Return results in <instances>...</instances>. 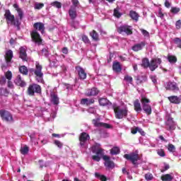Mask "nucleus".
Listing matches in <instances>:
<instances>
[{
  "instance_id": "1",
  "label": "nucleus",
  "mask_w": 181,
  "mask_h": 181,
  "mask_svg": "<svg viewBox=\"0 0 181 181\" xmlns=\"http://www.w3.org/2000/svg\"><path fill=\"white\" fill-rule=\"evenodd\" d=\"M34 28L35 30L30 33L31 37L35 43H37V45H42L43 43L42 40V37H40L39 33H37V30L41 32V33H43L45 32V24H43V23H35L34 24Z\"/></svg>"
},
{
  "instance_id": "2",
  "label": "nucleus",
  "mask_w": 181,
  "mask_h": 181,
  "mask_svg": "<svg viewBox=\"0 0 181 181\" xmlns=\"http://www.w3.org/2000/svg\"><path fill=\"white\" fill-rule=\"evenodd\" d=\"M115 115L117 119H122L128 117V107L127 106H117L114 108Z\"/></svg>"
},
{
  "instance_id": "3",
  "label": "nucleus",
  "mask_w": 181,
  "mask_h": 181,
  "mask_svg": "<svg viewBox=\"0 0 181 181\" xmlns=\"http://www.w3.org/2000/svg\"><path fill=\"white\" fill-rule=\"evenodd\" d=\"M35 70L33 69H30V73H34L36 76V80L38 83H43V73H42V65L39 62L35 64Z\"/></svg>"
},
{
  "instance_id": "4",
  "label": "nucleus",
  "mask_w": 181,
  "mask_h": 181,
  "mask_svg": "<svg viewBox=\"0 0 181 181\" xmlns=\"http://www.w3.org/2000/svg\"><path fill=\"white\" fill-rule=\"evenodd\" d=\"M4 17L8 25H14V26H19V22L15 21V16L11 13V11L6 10Z\"/></svg>"
},
{
  "instance_id": "5",
  "label": "nucleus",
  "mask_w": 181,
  "mask_h": 181,
  "mask_svg": "<svg viewBox=\"0 0 181 181\" xmlns=\"http://www.w3.org/2000/svg\"><path fill=\"white\" fill-rule=\"evenodd\" d=\"M35 93H37V94H40V93H42V88L36 83L30 85L28 88V95H35Z\"/></svg>"
},
{
  "instance_id": "6",
  "label": "nucleus",
  "mask_w": 181,
  "mask_h": 181,
  "mask_svg": "<svg viewBox=\"0 0 181 181\" xmlns=\"http://www.w3.org/2000/svg\"><path fill=\"white\" fill-rule=\"evenodd\" d=\"M124 158L127 160H130L133 165H136V162L139 160V155L138 153H131L130 154H125Z\"/></svg>"
},
{
  "instance_id": "7",
  "label": "nucleus",
  "mask_w": 181,
  "mask_h": 181,
  "mask_svg": "<svg viewBox=\"0 0 181 181\" xmlns=\"http://www.w3.org/2000/svg\"><path fill=\"white\" fill-rule=\"evenodd\" d=\"M88 139H90V135H88V134L86 132L81 134L79 137L81 148H83L84 149L87 148L86 142Z\"/></svg>"
},
{
  "instance_id": "8",
  "label": "nucleus",
  "mask_w": 181,
  "mask_h": 181,
  "mask_svg": "<svg viewBox=\"0 0 181 181\" xmlns=\"http://www.w3.org/2000/svg\"><path fill=\"white\" fill-rule=\"evenodd\" d=\"M0 115L2 119L4 121H6V122H12L13 121V117H12V115L6 110H0Z\"/></svg>"
},
{
  "instance_id": "9",
  "label": "nucleus",
  "mask_w": 181,
  "mask_h": 181,
  "mask_svg": "<svg viewBox=\"0 0 181 181\" xmlns=\"http://www.w3.org/2000/svg\"><path fill=\"white\" fill-rule=\"evenodd\" d=\"M160 63H162V59H160V58L158 59H153L151 62H150V66H149V69L151 70V71H155V70H156V69H158L159 64H160Z\"/></svg>"
},
{
  "instance_id": "10",
  "label": "nucleus",
  "mask_w": 181,
  "mask_h": 181,
  "mask_svg": "<svg viewBox=\"0 0 181 181\" xmlns=\"http://www.w3.org/2000/svg\"><path fill=\"white\" fill-rule=\"evenodd\" d=\"M166 129L168 131H175L176 129V124L173 121V118L169 117L165 122Z\"/></svg>"
},
{
  "instance_id": "11",
  "label": "nucleus",
  "mask_w": 181,
  "mask_h": 181,
  "mask_svg": "<svg viewBox=\"0 0 181 181\" xmlns=\"http://www.w3.org/2000/svg\"><path fill=\"white\" fill-rule=\"evenodd\" d=\"M93 124L94 127H96L97 128H111V126L109 124L100 122L99 118L94 119L93 120Z\"/></svg>"
},
{
  "instance_id": "12",
  "label": "nucleus",
  "mask_w": 181,
  "mask_h": 181,
  "mask_svg": "<svg viewBox=\"0 0 181 181\" xmlns=\"http://www.w3.org/2000/svg\"><path fill=\"white\" fill-rule=\"evenodd\" d=\"M166 90H170V91H179V86L176 82H168L165 84Z\"/></svg>"
},
{
  "instance_id": "13",
  "label": "nucleus",
  "mask_w": 181,
  "mask_h": 181,
  "mask_svg": "<svg viewBox=\"0 0 181 181\" xmlns=\"http://www.w3.org/2000/svg\"><path fill=\"white\" fill-rule=\"evenodd\" d=\"M119 33H126V35H132V27L129 25H122L118 28Z\"/></svg>"
},
{
  "instance_id": "14",
  "label": "nucleus",
  "mask_w": 181,
  "mask_h": 181,
  "mask_svg": "<svg viewBox=\"0 0 181 181\" xmlns=\"http://www.w3.org/2000/svg\"><path fill=\"white\" fill-rule=\"evenodd\" d=\"M103 159L105 160V166H106L107 169H114L115 164H114L112 160H110V157L108 156H103Z\"/></svg>"
},
{
  "instance_id": "15",
  "label": "nucleus",
  "mask_w": 181,
  "mask_h": 181,
  "mask_svg": "<svg viewBox=\"0 0 181 181\" xmlns=\"http://www.w3.org/2000/svg\"><path fill=\"white\" fill-rule=\"evenodd\" d=\"M13 58V52H12V50L10 49L6 52L5 60L7 66H11Z\"/></svg>"
},
{
  "instance_id": "16",
  "label": "nucleus",
  "mask_w": 181,
  "mask_h": 181,
  "mask_svg": "<svg viewBox=\"0 0 181 181\" xmlns=\"http://www.w3.org/2000/svg\"><path fill=\"white\" fill-rule=\"evenodd\" d=\"M76 70L81 80H86L87 78V74L81 66H76Z\"/></svg>"
},
{
  "instance_id": "17",
  "label": "nucleus",
  "mask_w": 181,
  "mask_h": 181,
  "mask_svg": "<svg viewBox=\"0 0 181 181\" xmlns=\"http://www.w3.org/2000/svg\"><path fill=\"white\" fill-rule=\"evenodd\" d=\"M100 146L99 144H96L95 146H92V151L93 153H96V155L99 156H104V149L98 148Z\"/></svg>"
},
{
  "instance_id": "18",
  "label": "nucleus",
  "mask_w": 181,
  "mask_h": 181,
  "mask_svg": "<svg viewBox=\"0 0 181 181\" xmlns=\"http://www.w3.org/2000/svg\"><path fill=\"white\" fill-rule=\"evenodd\" d=\"M14 83L16 84V86H19L20 87H25L26 86V82L23 79H22V76L21 75H18L16 80L14 81Z\"/></svg>"
},
{
  "instance_id": "19",
  "label": "nucleus",
  "mask_w": 181,
  "mask_h": 181,
  "mask_svg": "<svg viewBox=\"0 0 181 181\" xmlns=\"http://www.w3.org/2000/svg\"><path fill=\"white\" fill-rule=\"evenodd\" d=\"M20 59H22L23 62L28 60V54H26V47H21L20 48Z\"/></svg>"
},
{
  "instance_id": "20",
  "label": "nucleus",
  "mask_w": 181,
  "mask_h": 181,
  "mask_svg": "<svg viewBox=\"0 0 181 181\" xmlns=\"http://www.w3.org/2000/svg\"><path fill=\"white\" fill-rule=\"evenodd\" d=\"M145 42H141L140 43L135 44L132 47V49L134 50V52H139V50H142L144 47H145Z\"/></svg>"
},
{
  "instance_id": "21",
  "label": "nucleus",
  "mask_w": 181,
  "mask_h": 181,
  "mask_svg": "<svg viewBox=\"0 0 181 181\" xmlns=\"http://www.w3.org/2000/svg\"><path fill=\"white\" fill-rule=\"evenodd\" d=\"M94 98H83L81 100V104H82V105H91V104H94Z\"/></svg>"
},
{
  "instance_id": "22",
  "label": "nucleus",
  "mask_w": 181,
  "mask_h": 181,
  "mask_svg": "<svg viewBox=\"0 0 181 181\" xmlns=\"http://www.w3.org/2000/svg\"><path fill=\"white\" fill-rule=\"evenodd\" d=\"M51 97V103L54 104V105H58L59 104V97H57V95L53 92L50 94Z\"/></svg>"
},
{
  "instance_id": "23",
  "label": "nucleus",
  "mask_w": 181,
  "mask_h": 181,
  "mask_svg": "<svg viewBox=\"0 0 181 181\" xmlns=\"http://www.w3.org/2000/svg\"><path fill=\"white\" fill-rule=\"evenodd\" d=\"M69 14L71 18L76 19V18H77V11L76 10V7L71 6L69 11Z\"/></svg>"
},
{
  "instance_id": "24",
  "label": "nucleus",
  "mask_w": 181,
  "mask_h": 181,
  "mask_svg": "<svg viewBox=\"0 0 181 181\" xmlns=\"http://www.w3.org/2000/svg\"><path fill=\"white\" fill-rule=\"evenodd\" d=\"M168 100L172 103V104H180V98L177 96H169Z\"/></svg>"
},
{
  "instance_id": "25",
  "label": "nucleus",
  "mask_w": 181,
  "mask_h": 181,
  "mask_svg": "<svg viewBox=\"0 0 181 181\" xmlns=\"http://www.w3.org/2000/svg\"><path fill=\"white\" fill-rule=\"evenodd\" d=\"M99 104L102 105V107H105V105H111L112 103L110 100H107V98H101L99 99Z\"/></svg>"
},
{
  "instance_id": "26",
  "label": "nucleus",
  "mask_w": 181,
  "mask_h": 181,
  "mask_svg": "<svg viewBox=\"0 0 181 181\" xmlns=\"http://www.w3.org/2000/svg\"><path fill=\"white\" fill-rule=\"evenodd\" d=\"M112 69L114 70V71H116V73H119V71L122 70V68L121 67V64H119V62H116L113 63Z\"/></svg>"
},
{
  "instance_id": "27",
  "label": "nucleus",
  "mask_w": 181,
  "mask_h": 181,
  "mask_svg": "<svg viewBox=\"0 0 181 181\" xmlns=\"http://www.w3.org/2000/svg\"><path fill=\"white\" fill-rule=\"evenodd\" d=\"M97 94H98V90L95 88L88 89L86 92V95H88V97L91 95H97Z\"/></svg>"
},
{
  "instance_id": "28",
  "label": "nucleus",
  "mask_w": 181,
  "mask_h": 181,
  "mask_svg": "<svg viewBox=\"0 0 181 181\" xmlns=\"http://www.w3.org/2000/svg\"><path fill=\"white\" fill-rule=\"evenodd\" d=\"M134 110L136 112H141L142 111V107H141V103L139 100H136L134 103Z\"/></svg>"
},
{
  "instance_id": "29",
  "label": "nucleus",
  "mask_w": 181,
  "mask_h": 181,
  "mask_svg": "<svg viewBox=\"0 0 181 181\" xmlns=\"http://www.w3.org/2000/svg\"><path fill=\"white\" fill-rule=\"evenodd\" d=\"M129 16L133 19L134 21H136V22H138V19H139V16L138 13L134 11H131L129 13Z\"/></svg>"
},
{
  "instance_id": "30",
  "label": "nucleus",
  "mask_w": 181,
  "mask_h": 181,
  "mask_svg": "<svg viewBox=\"0 0 181 181\" xmlns=\"http://www.w3.org/2000/svg\"><path fill=\"white\" fill-rule=\"evenodd\" d=\"M142 108L147 115H151L152 114V107H151V105H147Z\"/></svg>"
},
{
  "instance_id": "31",
  "label": "nucleus",
  "mask_w": 181,
  "mask_h": 181,
  "mask_svg": "<svg viewBox=\"0 0 181 181\" xmlns=\"http://www.w3.org/2000/svg\"><path fill=\"white\" fill-rule=\"evenodd\" d=\"M161 180L163 181H172L173 180V177L170 174H166L161 177Z\"/></svg>"
},
{
  "instance_id": "32",
  "label": "nucleus",
  "mask_w": 181,
  "mask_h": 181,
  "mask_svg": "<svg viewBox=\"0 0 181 181\" xmlns=\"http://www.w3.org/2000/svg\"><path fill=\"white\" fill-rule=\"evenodd\" d=\"M141 103L142 105V107H144L146 105H149V103H151V100H149V99H148L145 97H142L141 99Z\"/></svg>"
},
{
  "instance_id": "33",
  "label": "nucleus",
  "mask_w": 181,
  "mask_h": 181,
  "mask_svg": "<svg viewBox=\"0 0 181 181\" xmlns=\"http://www.w3.org/2000/svg\"><path fill=\"white\" fill-rule=\"evenodd\" d=\"M19 71L21 74L26 76L28 73V67H26V66H21L19 67Z\"/></svg>"
},
{
  "instance_id": "34",
  "label": "nucleus",
  "mask_w": 181,
  "mask_h": 181,
  "mask_svg": "<svg viewBox=\"0 0 181 181\" xmlns=\"http://www.w3.org/2000/svg\"><path fill=\"white\" fill-rule=\"evenodd\" d=\"M151 63L149 62V59L147 58H144L142 59V67H144V69H147V67H149Z\"/></svg>"
},
{
  "instance_id": "35",
  "label": "nucleus",
  "mask_w": 181,
  "mask_h": 181,
  "mask_svg": "<svg viewBox=\"0 0 181 181\" xmlns=\"http://www.w3.org/2000/svg\"><path fill=\"white\" fill-rule=\"evenodd\" d=\"M95 176L98 179H100V180H101V181H107V177H105V175H101L98 173H95Z\"/></svg>"
},
{
  "instance_id": "36",
  "label": "nucleus",
  "mask_w": 181,
  "mask_h": 181,
  "mask_svg": "<svg viewBox=\"0 0 181 181\" xmlns=\"http://www.w3.org/2000/svg\"><path fill=\"white\" fill-rule=\"evenodd\" d=\"M119 152H120L119 148H118V147H113L110 150L111 155H118V153H119Z\"/></svg>"
},
{
  "instance_id": "37",
  "label": "nucleus",
  "mask_w": 181,
  "mask_h": 181,
  "mask_svg": "<svg viewBox=\"0 0 181 181\" xmlns=\"http://www.w3.org/2000/svg\"><path fill=\"white\" fill-rule=\"evenodd\" d=\"M90 35L93 40H98V33H97L95 30H93L91 33H90Z\"/></svg>"
},
{
  "instance_id": "38",
  "label": "nucleus",
  "mask_w": 181,
  "mask_h": 181,
  "mask_svg": "<svg viewBox=\"0 0 181 181\" xmlns=\"http://www.w3.org/2000/svg\"><path fill=\"white\" fill-rule=\"evenodd\" d=\"M173 42L175 45H177V47L181 49V39L180 37L174 38Z\"/></svg>"
},
{
  "instance_id": "39",
  "label": "nucleus",
  "mask_w": 181,
  "mask_h": 181,
  "mask_svg": "<svg viewBox=\"0 0 181 181\" xmlns=\"http://www.w3.org/2000/svg\"><path fill=\"white\" fill-rule=\"evenodd\" d=\"M21 152L22 155H26L29 152V147L28 146L21 147Z\"/></svg>"
},
{
  "instance_id": "40",
  "label": "nucleus",
  "mask_w": 181,
  "mask_h": 181,
  "mask_svg": "<svg viewBox=\"0 0 181 181\" xmlns=\"http://www.w3.org/2000/svg\"><path fill=\"white\" fill-rule=\"evenodd\" d=\"M168 59L170 63H176V62H177V59L176 58V57L173 55H168Z\"/></svg>"
},
{
  "instance_id": "41",
  "label": "nucleus",
  "mask_w": 181,
  "mask_h": 181,
  "mask_svg": "<svg viewBox=\"0 0 181 181\" xmlns=\"http://www.w3.org/2000/svg\"><path fill=\"white\" fill-rule=\"evenodd\" d=\"M9 91L5 88H0V95H4L5 97L8 96Z\"/></svg>"
},
{
  "instance_id": "42",
  "label": "nucleus",
  "mask_w": 181,
  "mask_h": 181,
  "mask_svg": "<svg viewBox=\"0 0 181 181\" xmlns=\"http://www.w3.org/2000/svg\"><path fill=\"white\" fill-rule=\"evenodd\" d=\"M45 6V4L43 3H35L34 5V9H42Z\"/></svg>"
},
{
  "instance_id": "43",
  "label": "nucleus",
  "mask_w": 181,
  "mask_h": 181,
  "mask_svg": "<svg viewBox=\"0 0 181 181\" xmlns=\"http://www.w3.org/2000/svg\"><path fill=\"white\" fill-rule=\"evenodd\" d=\"M52 6H54L55 8H57L58 9H60L62 8V3L59 1H54L51 3Z\"/></svg>"
},
{
  "instance_id": "44",
  "label": "nucleus",
  "mask_w": 181,
  "mask_h": 181,
  "mask_svg": "<svg viewBox=\"0 0 181 181\" xmlns=\"http://www.w3.org/2000/svg\"><path fill=\"white\" fill-rule=\"evenodd\" d=\"M124 80V81H126V83H128L129 84H132V76L126 75Z\"/></svg>"
},
{
  "instance_id": "45",
  "label": "nucleus",
  "mask_w": 181,
  "mask_h": 181,
  "mask_svg": "<svg viewBox=\"0 0 181 181\" xmlns=\"http://www.w3.org/2000/svg\"><path fill=\"white\" fill-rule=\"evenodd\" d=\"M142 35L146 37V39H149V32L146 31L144 29H140Z\"/></svg>"
},
{
  "instance_id": "46",
  "label": "nucleus",
  "mask_w": 181,
  "mask_h": 181,
  "mask_svg": "<svg viewBox=\"0 0 181 181\" xmlns=\"http://www.w3.org/2000/svg\"><path fill=\"white\" fill-rule=\"evenodd\" d=\"M144 177L146 180H152V179H153V175L151 173H148L145 174Z\"/></svg>"
},
{
  "instance_id": "47",
  "label": "nucleus",
  "mask_w": 181,
  "mask_h": 181,
  "mask_svg": "<svg viewBox=\"0 0 181 181\" xmlns=\"http://www.w3.org/2000/svg\"><path fill=\"white\" fill-rule=\"evenodd\" d=\"M54 144L56 145V146L59 147V149H62V148H63V143L59 140H55Z\"/></svg>"
},
{
  "instance_id": "48",
  "label": "nucleus",
  "mask_w": 181,
  "mask_h": 181,
  "mask_svg": "<svg viewBox=\"0 0 181 181\" xmlns=\"http://www.w3.org/2000/svg\"><path fill=\"white\" fill-rule=\"evenodd\" d=\"M114 16H115L116 18H121V13H119V11L118 10V8H115L114 10V13H113Z\"/></svg>"
},
{
  "instance_id": "49",
  "label": "nucleus",
  "mask_w": 181,
  "mask_h": 181,
  "mask_svg": "<svg viewBox=\"0 0 181 181\" xmlns=\"http://www.w3.org/2000/svg\"><path fill=\"white\" fill-rule=\"evenodd\" d=\"M168 149L169 152H175V151H176V148L173 144H168Z\"/></svg>"
},
{
  "instance_id": "50",
  "label": "nucleus",
  "mask_w": 181,
  "mask_h": 181,
  "mask_svg": "<svg viewBox=\"0 0 181 181\" xmlns=\"http://www.w3.org/2000/svg\"><path fill=\"white\" fill-rule=\"evenodd\" d=\"M157 153L159 156H161V157H164L165 156V151H163V149H158L157 150Z\"/></svg>"
},
{
  "instance_id": "51",
  "label": "nucleus",
  "mask_w": 181,
  "mask_h": 181,
  "mask_svg": "<svg viewBox=\"0 0 181 181\" xmlns=\"http://www.w3.org/2000/svg\"><path fill=\"white\" fill-rule=\"evenodd\" d=\"M170 11L172 13H178V12H180V8L177 7H172Z\"/></svg>"
},
{
  "instance_id": "52",
  "label": "nucleus",
  "mask_w": 181,
  "mask_h": 181,
  "mask_svg": "<svg viewBox=\"0 0 181 181\" xmlns=\"http://www.w3.org/2000/svg\"><path fill=\"white\" fill-rule=\"evenodd\" d=\"M87 111L89 114H95L97 112V110L93 107H89Z\"/></svg>"
},
{
  "instance_id": "53",
  "label": "nucleus",
  "mask_w": 181,
  "mask_h": 181,
  "mask_svg": "<svg viewBox=\"0 0 181 181\" xmlns=\"http://www.w3.org/2000/svg\"><path fill=\"white\" fill-rule=\"evenodd\" d=\"M150 78L152 81V82L153 83V84H156V83H158V78H156V76L151 75V76H150Z\"/></svg>"
},
{
  "instance_id": "54",
  "label": "nucleus",
  "mask_w": 181,
  "mask_h": 181,
  "mask_svg": "<svg viewBox=\"0 0 181 181\" xmlns=\"http://www.w3.org/2000/svg\"><path fill=\"white\" fill-rule=\"evenodd\" d=\"M92 159H93L96 162H100V160H101V157H100V156H98L96 154V156H92Z\"/></svg>"
},
{
  "instance_id": "55",
  "label": "nucleus",
  "mask_w": 181,
  "mask_h": 181,
  "mask_svg": "<svg viewBox=\"0 0 181 181\" xmlns=\"http://www.w3.org/2000/svg\"><path fill=\"white\" fill-rule=\"evenodd\" d=\"M6 78L8 79V80H11L12 78V72L11 71H7L6 73Z\"/></svg>"
},
{
  "instance_id": "56",
  "label": "nucleus",
  "mask_w": 181,
  "mask_h": 181,
  "mask_svg": "<svg viewBox=\"0 0 181 181\" xmlns=\"http://www.w3.org/2000/svg\"><path fill=\"white\" fill-rule=\"evenodd\" d=\"M31 142H34V145H37V141H36V138L34 135L30 136Z\"/></svg>"
},
{
  "instance_id": "57",
  "label": "nucleus",
  "mask_w": 181,
  "mask_h": 181,
  "mask_svg": "<svg viewBox=\"0 0 181 181\" xmlns=\"http://www.w3.org/2000/svg\"><path fill=\"white\" fill-rule=\"evenodd\" d=\"M17 12H18V16H19L20 19H23V12L22 11V9H18L17 11Z\"/></svg>"
},
{
  "instance_id": "58",
  "label": "nucleus",
  "mask_w": 181,
  "mask_h": 181,
  "mask_svg": "<svg viewBox=\"0 0 181 181\" xmlns=\"http://www.w3.org/2000/svg\"><path fill=\"white\" fill-rule=\"evenodd\" d=\"M72 4H73V5H74V8H77V6H78V4H80L79 2H78V0H72Z\"/></svg>"
},
{
  "instance_id": "59",
  "label": "nucleus",
  "mask_w": 181,
  "mask_h": 181,
  "mask_svg": "<svg viewBox=\"0 0 181 181\" xmlns=\"http://www.w3.org/2000/svg\"><path fill=\"white\" fill-rule=\"evenodd\" d=\"M82 40L84 42V43H88L90 42V40H88V37L83 35L82 36Z\"/></svg>"
},
{
  "instance_id": "60",
  "label": "nucleus",
  "mask_w": 181,
  "mask_h": 181,
  "mask_svg": "<svg viewBox=\"0 0 181 181\" xmlns=\"http://www.w3.org/2000/svg\"><path fill=\"white\" fill-rule=\"evenodd\" d=\"M175 26L177 29H180L181 28V21L178 20L176 23H175Z\"/></svg>"
},
{
  "instance_id": "61",
  "label": "nucleus",
  "mask_w": 181,
  "mask_h": 181,
  "mask_svg": "<svg viewBox=\"0 0 181 181\" xmlns=\"http://www.w3.org/2000/svg\"><path fill=\"white\" fill-rule=\"evenodd\" d=\"M5 83H6V78H5V77H2L1 78H0V84L1 86L5 84Z\"/></svg>"
},
{
  "instance_id": "62",
  "label": "nucleus",
  "mask_w": 181,
  "mask_h": 181,
  "mask_svg": "<svg viewBox=\"0 0 181 181\" xmlns=\"http://www.w3.org/2000/svg\"><path fill=\"white\" fill-rule=\"evenodd\" d=\"M139 132V134H141V135H142L143 136H145V132H144V130L139 127H138V132Z\"/></svg>"
},
{
  "instance_id": "63",
  "label": "nucleus",
  "mask_w": 181,
  "mask_h": 181,
  "mask_svg": "<svg viewBox=\"0 0 181 181\" xmlns=\"http://www.w3.org/2000/svg\"><path fill=\"white\" fill-rule=\"evenodd\" d=\"M165 8H170V3L169 2V0H165Z\"/></svg>"
},
{
  "instance_id": "64",
  "label": "nucleus",
  "mask_w": 181,
  "mask_h": 181,
  "mask_svg": "<svg viewBox=\"0 0 181 181\" xmlns=\"http://www.w3.org/2000/svg\"><path fill=\"white\" fill-rule=\"evenodd\" d=\"M136 132H138V127H136V128L132 129V134H136Z\"/></svg>"
}]
</instances>
